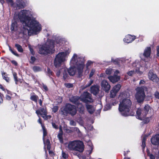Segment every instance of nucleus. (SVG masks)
I'll list each match as a JSON object with an SVG mask.
<instances>
[{"label": "nucleus", "instance_id": "nucleus-2", "mask_svg": "<svg viewBox=\"0 0 159 159\" xmlns=\"http://www.w3.org/2000/svg\"><path fill=\"white\" fill-rule=\"evenodd\" d=\"M70 64L71 66H74V67H71L69 70L65 67L62 68L57 71V76L59 77L61 74H63V78L65 79L68 76L67 71L70 75L73 76L76 73V69L78 70L79 72L81 73L84 67V59L78 57L76 54H74L70 61Z\"/></svg>", "mask_w": 159, "mask_h": 159}, {"label": "nucleus", "instance_id": "nucleus-25", "mask_svg": "<svg viewBox=\"0 0 159 159\" xmlns=\"http://www.w3.org/2000/svg\"><path fill=\"white\" fill-rule=\"evenodd\" d=\"M30 99L36 102H37L39 97L33 94L31 96Z\"/></svg>", "mask_w": 159, "mask_h": 159}, {"label": "nucleus", "instance_id": "nucleus-55", "mask_svg": "<svg viewBox=\"0 0 159 159\" xmlns=\"http://www.w3.org/2000/svg\"><path fill=\"white\" fill-rule=\"evenodd\" d=\"M155 97L157 98H159V93L158 92H156L155 93Z\"/></svg>", "mask_w": 159, "mask_h": 159}, {"label": "nucleus", "instance_id": "nucleus-22", "mask_svg": "<svg viewBox=\"0 0 159 159\" xmlns=\"http://www.w3.org/2000/svg\"><path fill=\"white\" fill-rule=\"evenodd\" d=\"M16 4L17 7L19 8H23L25 6V4L24 2H22V0H17L16 1Z\"/></svg>", "mask_w": 159, "mask_h": 159}, {"label": "nucleus", "instance_id": "nucleus-23", "mask_svg": "<svg viewBox=\"0 0 159 159\" xmlns=\"http://www.w3.org/2000/svg\"><path fill=\"white\" fill-rule=\"evenodd\" d=\"M121 87V85L118 84L114 86L112 90H113L115 92L117 93L119 91Z\"/></svg>", "mask_w": 159, "mask_h": 159}, {"label": "nucleus", "instance_id": "nucleus-49", "mask_svg": "<svg viewBox=\"0 0 159 159\" xmlns=\"http://www.w3.org/2000/svg\"><path fill=\"white\" fill-rule=\"evenodd\" d=\"M70 125L75 126L76 125V123L74 120H70Z\"/></svg>", "mask_w": 159, "mask_h": 159}, {"label": "nucleus", "instance_id": "nucleus-40", "mask_svg": "<svg viewBox=\"0 0 159 159\" xmlns=\"http://www.w3.org/2000/svg\"><path fill=\"white\" fill-rule=\"evenodd\" d=\"M56 100L58 103H60L62 102V97H58L56 99Z\"/></svg>", "mask_w": 159, "mask_h": 159}, {"label": "nucleus", "instance_id": "nucleus-16", "mask_svg": "<svg viewBox=\"0 0 159 159\" xmlns=\"http://www.w3.org/2000/svg\"><path fill=\"white\" fill-rule=\"evenodd\" d=\"M152 143L154 145H157L159 144V134L156 135L151 139Z\"/></svg>", "mask_w": 159, "mask_h": 159}, {"label": "nucleus", "instance_id": "nucleus-6", "mask_svg": "<svg viewBox=\"0 0 159 159\" xmlns=\"http://www.w3.org/2000/svg\"><path fill=\"white\" fill-rule=\"evenodd\" d=\"M79 100L85 102H92L91 95L87 92H84L81 95L80 98L77 96H74L70 98V101L75 104L78 103V101Z\"/></svg>", "mask_w": 159, "mask_h": 159}, {"label": "nucleus", "instance_id": "nucleus-7", "mask_svg": "<svg viewBox=\"0 0 159 159\" xmlns=\"http://www.w3.org/2000/svg\"><path fill=\"white\" fill-rule=\"evenodd\" d=\"M76 109L75 106L68 104L65 107L61 108L60 111V114L63 116H66L67 113L74 116L76 114Z\"/></svg>", "mask_w": 159, "mask_h": 159}, {"label": "nucleus", "instance_id": "nucleus-27", "mask_svg": "<svg viewBox=\"0 0 159 159\" xmlns=\"http://www.w3.org/2000/svg\"><path fill=\"white\" fill-rule=\"evenodd\" d=\"M32 69L34 72L40 71L42 70L41 68L40 67L37 66H34L32 68Z\"/></svg>", "mask_w": 159, "mask_h": 159}, {"label": "nucleus", "instance_id": "nucleus-14", "mask_svg": "<svg viewBox=\"0 0 159 159\" xmlns=\"http://www.w3.org/2000/svg\"><path fill=\"white\" fill-rule=\"evenodd\" d=\"M141 66L139 68V69H136L135 70H131L128 71L127 73L128 75L130 76H132L134 75L136 73H137L139 75H141L143 74V72L140 70V69L142 68Z\"/></svg>", "mask_w": 159, "mask_h": 159}, {"label": "nucleus", "instance_id": "nucleus-48", "mask_svg": "<svg viewBox=\"0 0 159 159\" xmlns=\"http://www.w3.org/2000/svg\"><path fill=\"white\" fill-rule=\"evenodd\" d=\"M58 107L57 106H54L52 108V111L54 112H56L58 110Z\"/></svg>", "mask_w": 159, "mask_h": 159}, {"label": "nucleus", "instance_id": "nucleus-62", "mask_svg": "<svg viewBox=\"0 0 159 159\" xmlns=\"http://www.w3.org/2000/svg\"><path fill=\"white\" fill-rule=\"evenodd\" d=\"M145 82V81L143 80H141L140 81L139 84H144Z\"/></svg>", "mask_w": 159, "mask_h": 159}, {"label": "nucleus", "instance_id": "nucleus-30", "mask_svg": "<svg viewBox=\"0 0 159 159\" xmlns=\"http://www.w3.org/2000/svg\"><path fill=\"white\" fill-rule=\"evenodd\" d=\"M63 127H64V130L66 133H72L71 128H70V129L66 127L65 125H64Z\"/></svg>", "mask_w": 159, "mask_h": 159}, {"label": "nucleus", "instance_id": "nucleus-32", "mask_svg": "<svg viewBox=\"0 0 159 159\" xmlns=\"http://www.w3.org/2000/svg\"><path fill=\"white\" fill-rule=\"evenodd\" d=\"M2 75L3 79L6 81L7 82H8L9 80V78L7 77L6 73L4 72H2Z\"/></svg>", "mask_w": 159, "mask_h": 159}, {"label": "nucleus", "instance_id": "nucleus-39", "mask_svg": "<svg viewBox=\"0 0 159 159\" xmlns=\"http://www.w3.org/2000/svg\"><path fill=\"white\" fill-rule=\"evenodd\" d=\"M95 70L94 69H92L89 75V78H90L93 76L95 73Z\"/></svg>", "mask_w": 159, "mask_h": 159}, {"label": "nucleus", "instance_id": "nucleus-36", "mask_svg": "<svg viewBox=\"0 0 159 159\" xmlns=\"http://www.w3.org/2000/svg\"><path fill=\"white\" fill-rule=\"evenodd\" d=\"M113 72V70L110 68L107 69L106 71L107 74L110 75Z\"/></svg>", "mask_w": 159, "mask_h": 159}, {"label": "nucleus", "instance_id": "nucleus-26", "mask_svg": "<svg viewBox=\"0 0 159 159\" xmlns=\"http://www.w3.org/2000/svg\"><path fill=\"white\" fill-rule=\"evenodd\" d=\"M78 108L79 109V111L81 113H83L84 110V107L81 104L79 103L78 106Z\"/></svg>", "mask_w": 159, "mask_h": 159}, {"label": "nucleus", "instance_id": "nucleus-8", "mask_svg": "<svg viewBox=\"0 0 159 159\" xmlns=\"http://www.w3.org/2000/svg\"><path fill=\"white\" fill-rule=\"evenodd\" d=\"M68 148L70 150H75L80 152H83L84 150L83 142L78 140L70 142L68 145Z\"/></svg>", "mask_w": 159, "mask_h": 159}, {"label": "nucleus", "instance_id": "nucleus-18", "mask_svg": "<svg viewBox=\"0 0 159 159\" xmlns=\"http://www.w3.org/2000/svg\"><path fill=\"white\" fill-rule=\"evenodd\" d=\"M99 89V87L98 85H93L90 88L91 92L94 95L98 94Z\"/></svg>", "mask_w": 159, "mask_h": 159}, {"label": "nucleus", "instance_id": "nucleus-46", "mask_svg": "<svg viewBox=\"0 0 159 159\" xmlns=\"http://www.w3.org/2000/svg\"><path fill=\"white\" fill-rule=\"evenodd\" d=\"M9 50L11 51V52L15 55L17 56H18L16 52L13 50L10 47H9Z\"/></svg>", "mask_w": 159, "mask_h": 159}, {"label": "nucleus", "instance_id": "nucleus-35", "mask_svg": "<svg viewBox=\"0 0 159 159\" xmlns=\"http://www.w3.org/2000/svg\"><path fill=\"white\" fill-rule=\"evenodd\" d=\"M13 75L14 77V80L15 82V83L16 84H17L18 80L17 77V74L16 72H13Z\"/></svg>", "mask_w": 159, "mask_h": 159}, {"label": "nucleus", "instance_id": "nucleus-63", "mask_svg": "<svg viewBox=\"0 0 159 159\" xmlns=\"http://www.w3.org/2000/svg\"><path fill=\"white\" fill-rule=\"evenodd\" d=\"M59 129H60V130L61 131H62V128L63 127V126H62V125H59Z\"/></svg>", "mask_w": 159, "mask_h": 159}, {"label": "nucleus", "instance_id": "nucleus-53", "mask_svg": "<svg viewBox=\"0 0 159 159\" xmlns=\"http://www.w3.org/2000/svg\"><path fill=\"white\" fill-rule=\"evenodd\" d=\"M3 97V95H2L0 93V103H1L3 102V100L2 99V97Z\"/></svg>", "mask_w": 159, "mask_h": 159}, {"label": "nucleus", "instance_id": "nucleus-43", "mask_svg": "<svg viewBox=\"0 0 159 159\" xmlns=\"http://www.w3.org/2000/svg\"><path fill=\"white\" fill-rule=\"evenodd\" d=\"M36 60L35 58L34 57L32 56L30 58V62L31 63L33 64L35 62Z\"/></svg>", "mask_w": 159, "mask_h": 159}, {"label": "nucleus", "instance_id": "nucleus-1", "mask_svg": "<svg viewBox=\"0 0 159 159\" xmlns=\"http://www.w3.org/2000/svg\"><path fill=\"white\" fill-rule=\"evenodd\" d=\"M18 18L23 25L25 31L29 35L37 34L41 30V25L32 16L30 11H21L19 13Z\"/></svg>", "mask_w": 159, "mask_h": 159}, {"label": "nucleus", "instance_id": "nucleus-38", "mask_svg": "<svg viewBox=\"0 0 159 159\" xmlns=\"http://www.w3.org/2000/svg\"><path fill=\"white\" fill-rule=\"evenodd\" d=\"M8 4L11 5L12 7H14L15 5L14 4L12 0H6Z\"/></svg>", "mask_w": 159, "mask_h": 159}, {"label": "nucleus", "instance_id": "nucleus-42", "mask_svg": "<svg viewBox=\"0 0 159 159\" xmlns=\"http://www.w3.org/2000/svg\"><path fill=\"white\" fill-rule=\"evenodd\" d=\"M65 86L68 88H72L73 86V85L71 84L70 83H66L65 84Z\"/></svg>", "mask_w": 159, "mask_h": 159}, {"label": "nucleus", "instance_id": "nucleus-50", "mask_svg": "<svg viewBox=\"0 0 159 159\" xmlns=\"http://www.w3.org/2000/svg\"><path fill=\"white\" fill-rule=\"evenodd\" d=\"M93 80H89V83L86 86V87H85V88H86V87H88L89 86H90L93 83Z\"/></svg>", "mask_w": 159, "mask_h": 159}, {"label": "nucleus", "instance_id": "nucleus-51", "mask_svg": "<svg viewBox=\"0 0 159 159\" xmlns=\"http://www.w3.org/2000/svg\"><path fill=\"white\" fill-rule=\"evenodd\" d=\"M111 108V107H110V106L109 104H107L106 105L105 107V110H107L109 109H110Z\"/></svg>", "mask_w": 159, "mask_h": 159}, {"label": "nucleus", "instance_id": "nucleus-60", "mask_svg": "<svg viewBox=\"0 0 159 159\" xmlns=\"http://www.w3.org/2000/svg\"><path fill=\"white\" fill-rule=\"evenodd\" d=\"M43 88L45 90L47 91L48 90V89L46 85H43Z\"/></svg>", "mask_w": 159, "mask_h": 159}, {"label": "nucleus", "instance_id": "nucleus-34", "mask_svg": "<svg viewBox=\"0 0 159 159\" xmlns=\"http://www.w3.org/2000/svg\"><path fill=\"white\" fill-rule=\"evenodd\" d=\"M71 129L72 133L75 132L78 134L80 132L79 129L77 127H72Z\"/></svg>", "mask_w": 159, "mask_h": 159}, {"label": "nucleus", "instance_id": "nucleus-24", "mask_svg": "<svg viewBox=\"0 0 159 159\" xmlns=\"http://www.w3.org/2000/svg\"><path fill=\"white\" fill-rule=\"evenodd\" d=\"M150 110H151L150 107L149 105H147L145 106L143 110V112L145 113L144 116L146 115L148 113Z\"/></svg>", "mask_w": 159, "mask_h": 159}, {"label": "nucleus", "instance_id": "nucleus-31", "mask_svg": "<svg viewBox=\"0 0 159 159\" xmlns=\"http://www.w3.org/2000/svg\"><path fill=\"white\" fill-rule=\"evenodd\" d=\"M147 135H145L144 136L143 140H142V146L143 148H144L145 147V140L147 138Z\"/></svg>", "mask_w": 159, "mask_h": 159}, {"label": "nucleus", "instance_id": "nucleus-3", "mask_svg": "<svg viewBox=\"0 0 159 159\" xmlns=\"http://www.w3.org/2000/svg\"><path fill=\"white\" fill-rule=\"evenodd\" d=\"M132 104L131 100L128 98L124 99L120 102L118 109L122 116H127L130 115Z\"/></svg>", "mask_w": 159, "mask_h": 159}, {"label": "nucleus", "instance_id": "nucleus-9", "mask_svg": "<svg viewBox=\"0 0 159 159\" xmlns=\"http://www.w3.org/2000/svg\"><path fill=\"white\" fill-rule=\"evenodd\" d=\"M146 89V87L144 86L138 87L136 88L135 97L138 102L140 103L143 101L145 96L144 91Z\"/></svg>", "mask_w": 159, "mask_h": 159}, {"label": "nucleus", "instance_id": "nucleus-41", "mask_svg": "<svg viewBox=\"0 0 159 159\" xmlns=\"http://www.w3.org/2000/svg\"><path fill=\"white\" fill-rule=\"evenodd\" d=\"M133 65L134 67L135 66L137 68H139V64L138 61H136L135 62L133 63Z\"/></svg>", "mask_w": 159, "mask_h": 159}, {"label": "nucleus", "instance_id": "nucleus-15", "mask_svg": "<svg viewBox=\"0 0 159 159\" xmlns=\"http://www.w3.org/2000/svg\"><path fill=\"white\" fill-rule=\"evenodd\" d=\"M135 39V37L134 36H132L129 34L125 36L123 40L125 42L129 43L132 42Z\"/></svg>", "mask_w": 159, "mask_h": 159}, {"label": "nucleus", "instance_id": "nucleus-45", "mask_svg": "<svg viewBox=\"0 0 159 159\" xmlns=\"http://www.w3.org/2000/svg\"><path fill=\"white\" fill-rule=\"evenodd\" d=\"M148 155L150 159H155L154 156H153L152 154H151L149 152H148Z\"/></svg>", "mask_w": 159, "mask_h": 159}, {"label": "nucleus", "instance_id": "nucleus-33", "mask_svg": "<svg viewBox=\"0 0 159 159\" xmlns=\"http://www.w3.org/2000/svg\"><path fill=\"white\" fill-rule=\"evenodd\" d=\"M117 93L115 92L113 90H111L110 92V97L111 98L115 97Z\"/></svg>", "mask_w": 159, "mask_h": 159}, {"label": "nucleus", "instance_id": "nucleus-29", "mask_svg": "<svg viewBox=\"0 0 159 159\" xmlns=\"http://www.w3.org/2000/svg\"><path fill=\"white\" fill-rule=\"evenodd\" d=\"M142 113V110L141 109H138L136 111V114L137 116L138 117V118L139 119L141 116V114Z\"/></svg>", "mask_w": 159, "mask_h": 159}, {"label": "nucleus", "instance_id": "nucleus-12", "mask_svg": "<svg viewBox=\"0 0 159 159\" xmlns=\"http://www.w3.org/2000/svg\"><path fill=\"white\" fill-rule=\"evenodd\" d=\"M101 85L102 89L105 92H108L110 89L111 86L107 81L103 80L101 83Z\"/></svg>", "mask_w": 159, "mask_h": 159}, {"label": "nucleus", "instance_id": "nucleus-52", "mask_svg": "<svg viewBox=\"0 0 159 159\" xmlns=\"http://www.w3.org/2000/svg\"><path fill=\"white\" fill-rule=\"evenodd\" d=\"M29 49H30V51L31 52V53L32 54V55H34V50H33V49H32L30 47V46H29Z\"/></svg>", "mask_w": 159, "mask_h": 159}, {"label": "nucleus", "instance_id": "nucleus-57", "mask_svg": "<svg viewBox=\"0 0 159 159\" xmlns=\"http://www.w3.org/2000/svg\"><path fill=\"white\" fill-rule=\"evenodd\" d=\"M88 129L90 130H92L93 129V126L91 125L87 126Z\"/></svg>", "mask_w": 159, "mask_h": 159}, {"label": "nucleus", "instance_id": "nucleus-56", "mask_svg": "<svg viewBox=\"0 0 159 159\" xmlns=\"http://www.w3.org/2000/svg\"><path fill=\"white\" fill-rule=\"evenodd\" d=\"M52 125L53 127L54 128L57 129L58 128V126H57L55 123H52Z\"/></svg>", "mask_w": 159, "mask_h": 159}, {"label": "nucleus", "instance_id": "nucleus-19", "mask_svg": "<svg viewBox=\"0 0 159 159\" xmlns=\"http://www.w3.org/2000/svg\"><path fill=\"white\" fill-rule=\"evenodd\" d=\"M125 61V59L123 58H117L115 60L111 59V61L115 64H120Z\"/></svg>", "mask_w": 159, "mask_h": 159}, {"label": "nucleus", "instance_id": "nucleus-5", "mask_svg": "<svg viewBox=\"0 0 159 159\" xmlns=\"http://www.w3.org/2000/svg\"><path fill=\"white\" fill-rule=\"evenodd\" d=\"M70 52V50L68 49L65 52L59 53L56 55L54 61V65L56 67L60 66L62 63L66 61V56Z\"/></svg>", "mask_w": 159, "mask_h": 159}, {"label": "nucleus", "instance_id": "nucleus-47", "mask_svg": "<svg viewBox=\"0 0 159 159\" xmlns=\"http://www.w3.org/2000/svg\"><path fill=\"white\" fill-rule=\"evenodd\" d=\"M62 157L64 158H66L68 157V155L63 151H62Z\"/></svg>", "mask_w": 159, "mask_h": 159}, {"label": "nucleus", "instance_id": "nucleus-21", "mask_svg": "<svg viewBox=\"0 0 159 159\" xmlns=\"http://www.w3.org/2000/svg\"><path fill=\"white\" fill-rule=\"evenodd\" d=\"M86 108L89 112L90 114H92L95 110L94 107L91 105H86Z\"/></svg>", "mask_w": 159, "mask_h": 159}, {"label": "nucleus", "instance_id": "nucleus-58", "mask_svg": "<svg viewBox=\"0 0 159 159\" xmlns=\"http://www.w3.org/2000/svg\"><path fill=\"white\" fill-rule=\"evenodd\" d=\"M6 98L7 100H10L11 99V97L10 96H9L7 95H6Z\"/></svg>", "mask_w": 159, "mask_h": 159}, {"label": "nucleus", "instance_id": "nucleus-28", "mask_svg": "<svg viewBox=\"0 0 159 159\" xmlns=\"http://www.w3.org/2000/svg\"><path fill=\"white\" fill-rule=\"evenodd\" d=\"M15 47L16 48L18 51L20 52H23V49L21 46L18 44H16L15 45Z\"/></svg>", "mask_w": 159, "mask_h": 159}, {"label": "nucleus", "instance_id": "nucleus-17", "mask_svg": "<svg viewBox=\"0 0 159 159\" xmlns=\"http://www.w3.org/2000/svg\"><path fill=\"white\" fill-rule=\"evenodd\" d=\"M108 78L111 82L115 83L120 80V77L116 75H114L113 76H109Z\"/></svg>", "mask_w": 159, "mask_h": 159}, {"label": "nucleus", "instance_id": "nucleus-54", "mask_svg": "<svg viewBox=\"0 0 159 159\" xmlns=\"http://www.w3.org/2000/svg\"><path fill=\"white\" fill-rule=\"evenodd\" d=\"M143 121L142 123H143L142 125L143 124H146L149 122V120H142Z\"/></svg>", "mask_w": 159, "mask_h": 159}, {"label": "nucleus", "instance_id": "nucleus-59", "mask_svg": "<svg viewBox=\"0 0 159 159\" xmlns=\"http://www.w3.org/2000/svg\"><path fill=\"white\" fill-rule=\"evenodd\" d=\"M12 63L15 66H17V63L15 61L13 60L11 61Z\"/></svg>", "mask_w": 159, "mask_h": 159}, {"label": "nucleus", "instance_id": "nucleus-11", "mask_svg": "<svg viewBox=\"0 0 159 159\" xmlns=\"http://www.w3.org/2000/svg\"><path fill=\"white\" fill-rule=\"evenodd\" d=\"M41 120H39L38 122L41 124L43 130V143L45 146L46 145L47 146V148H48V150H49L51 148L50 142L48 139H47V140L46 142L45 141V137L47 135V133L44 126L42 124Z\"/></svg>", "mask_w": 159, "mask_h": 159}, {"label": "nucleus", "instance_id": "nucleus-10", "mask_svg": "<svg viewBox=\"0 0 159 159\" xmlns=\"http://www.w3.org/2000/svg\"><path fill=\"white\" fill-rule=\"evenodd\" d=\"M36 113L39 117H42L45 119H48L51 118V116L47 115L46 110L44 108H40L38 110L36 111Z\"/></svg>", "mask_w": 159, "mask_h": 159}, {"label": "nucleus", "instance_id": "nucleus-61", "mask_svg": "<svg viewBox=\"0 0 159 159\" xmlns=\"http://www.w3.org/2000/svg\"><path fill=\"white\" fill-rule=\"evenodd\" d=\"M79 121H78V122H79V124L81 125H83V120H79Z\"/></svg>", "mask_w": 159, "mask_h": 159}, {"label": "nucleus", "instance_id": "nucleus-64", "mask_svg": "<svg viewBox=\"0 0 159 159\" xmlns=\"http://www.w3.org/2000/svg\"><path fill=\"white\" fill-rule=\"evenodd\" d=\"M47 71L49 73V74H52V72L49 69V68H48L47 69Z\"/></svg>", "mask_w": 159, "mask_h": 159}, {"label": "nucleus", "instance_id": "nucleus-4", "mask_svg": "<svg viewBox=\"0 0 159 159\" xmlns=\"http://www.w3.org/2000/svg\"><path fill=\"white\" fill-rule=\"evenodd\" d=\"M55 44V43L53 40H48L39 48V53L42 54L52 53L54 51V45Z\"/></svg>", "mask_w": 159, "mask_h": 159}, {"label": "nucleus", "instance_id": "nucleus-13", "mask_svg": "<svg viewBox=\"0 0 159 159\" xmlns=\"http://www.w3.org/2000/svg\"><path fill=\"white\" fill-rule=\"evenodd\" d=\"M148 76L149 80L156 83L159 80V79L157 77L156 75L154 74L151 71H149Z\"/></svg>", "mask_w": 159, "mask_h": 159}, {"label": "nucleus", "instance_id": "nucleus-44", "mask_svg": "<svg viewBox=\"0 0 159 159\" xmlns=\"http://www.w3.org/2000/svg\"><path fill=\"white\" fill-rule=\"evenodd\" d=\"M16 22H14L12 24L11 28V30H14L15 27L16 26Z\"/></svg>", "mask_w": 159, "mask_h": 159}, {"label": "nucleus", "instance_id": "nucleus-37", "mask_svg": "<svg viewBox=\"0 0 159 159\" xmlns=\"http://www.w3.org/2000/svg\"><path fill=\"white\" fill-rule=\"evenodd\" d=\"M58 137L61 143H63V139H62V134L60 133L58 135Z\"/></svg>", "mask_w": 159, "mask_h": 159}, {"label": "nucleus", "instance_id": "nucleus-20", "mask_svg": "<svg viewBox=\"0 0 159 159\" xmlns=\"http://www.w3.org/2000/svg\"><path fill=\"white\" fill-rule=\"evenodd\" d=\"M151 52V48L150 47H147L145 49L143 55L146 57H148L150 56Z\"/></svg>", "mask_w": 159, "mask_h": 159}]
</instances>
